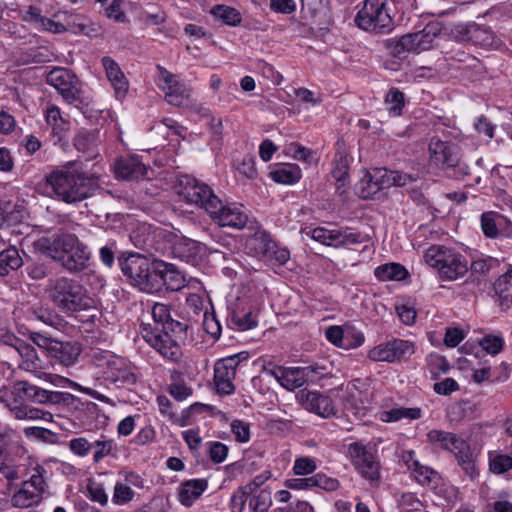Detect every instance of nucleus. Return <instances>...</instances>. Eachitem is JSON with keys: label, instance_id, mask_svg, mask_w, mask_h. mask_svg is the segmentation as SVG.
I'll return each instance as SVG.
<instances>
[{"label": "nucleus", "instance_id": "nucleus-57", "mask_svg": "<svg viewBox=\"0 0 512 512\" xmlns=\"http://www.w3.org/2000/svg\"><path fill=\"white\" fill-rule=\"evenodd\" d=\"M330 0H301L302 10H307L311 17L325 14Z\"/></svg>", "mask_w": 512, "mask_h": 512}, {"label": "nucleus", "instance_id": "nucleus-43", "mask_svg": "<svg viewBox=\"0 0 512 512\" xmlns=\"http://www.w3.org/2000/svg\"><path fill=\"white\" fill-rule=\"evenodd\" d=\"M489 469L494 474H504L512 469V456L498 451L488 453Z\"/></svg>", "mask_w": 512, "mask_h": 512}, {"label": "nucleus", "instance_id": "nucleus-24", "mask_svg": "<svg viewBox=\"0 0 512 512\" xmlns=\"http://www.w3.org/2000/svg\"><path fill=\"white\" fill-rule=\"evenodd\" d=\"M90 259L88 247L80 240L65 253L60 261L62 267L69 272L77 273L87 268Z\"/></svg>", "mask_w": 512, "mask_h": 512}, {"label": "nucleus", "instance_id": "nucleus-61", "mask_svg": "<svg viewBox=\"0 0 512 512\" xmlns=\"http://www.w3.org/2000/svg\"><path fill=\"white\" fill-rule=\"evenodd\" d=\"M326 338L328 341H330L332 344L338 346V347H345L349 344H346V341L349 337V332L346 334L344 333L343 329L339 326H330L326 329Z\"/></svg>", "mask_w": 512, "mask_h": 512}, {"label": "nucleus", "instance_id": "nucleus-63", "mask_svg": "<svg viewBox=\"0 0 512 512\" xmlns=\"http://www.w3.org/2000/svg\"><path fill=\"white\" fill-rule=\"evenodd\" d=\"M480 345L487 353L496 355L502 350L504 340L499 336L487 335L480 341Z\"/></svg>", "mask_w": 512, "mask_h": 512}, {"label": "nucleus", "instance_id": "nucleus-32", "mask_svg": "<svg viewBox=\"0 0 512 512\" xmlns=\"http://www.w3.org/2000/svg\"><path fill=\"white\" fill-rule=\"evenodd\" d=\"M494 290L502 310L509 309L512 306V269L499 276L494 283Z\"/></svg>", "mask_w": 512, "mask_h": 512}, {"label": "nucleus", "instance_id": "nucleus-7", "mask_svg": "<svg viewBox=\"0 0 512 512\" xmlns=\"http://www.w3.org/2000/svg\"><path fill=\"white\" fill-rule=\"evenodd\" d=\"M441 30V25L438 22H430L420 31L385 40L384 46L392 56L400 59L406 58L407 53H420L430 49Z\"/></svg>", "mask_w": 512, "mask_h": 512}, {"label": "nucleus", "instance_id": "nucleus-6", "mask_svg": "<svg viewBox=\"0 0 512 512\" xmlns=\"http://www.w3.org/2000/svg\"><path fill=\"white\" fill-rule=\"evenodd\" d=\"M441 30V25L438 22H430L420 31L385 40L384 46L392 56L400 59L406 58L407 53H420L430 49Z\"/></svg>", "mask_w": 512, "mask_h": 512}, {"label": "nucleus", "instance_id": "nucleus-52", "mask_svg": "<svg viewBox=\"0 0 512 512\" xmlns=\"http://www.w3.org/2000/svg\"><path fill=\"white\" fill-rule=\"evenodd\" d=\"M230 323L241 331L252 329L257 325L252 312H246L244 314L233 312L230 318Z\"/></svg>", "mask_w": 512, "mask_h": 512}, {"label": "nucleus", "instance_id": "nucleus-46", "mask_svg": "<svg viewBox=\"0 0 512 512\" xmlns=\"http://www.w3.org/2000/svg\"><path fill=\"white\" fill-rule=\"evenodd\" d=\"M504 218L495 212H485L481 216V228L486 237L495 238L498 236V227Z\"/></svg>", "mask_w": 512, "mask_h": 512}, {"label": "nucleus", "instance_id": "nucleus-15", "mask_svg": "<svg viewBox=\"0 0 512 512\" xmlns=\"http://www.w3.org/2000/svg\"><path fill=\"white\" fill-rule=\"evenodd\" d=\"M212 221L220 227L242 229L248 221V215L242 206L235 203H224L218 200L216 208L208 213Z\"/></svg>", "mask_w": 512, "mask_h": 512}, {"label": "nucleus", "instance_id": "nucleus-39", "mask_svg": "<svg viewBox=\"0 0 512 512\" xmlns=\"http://www.w3.org/2000/svg\"><path fill=\"white\" fill-rule=\"evenodd\" d=\"M235 374L219 367L217 364L214 366V383L216 390L219 394L230 395L234 393L235 386L233 380Z\"/></svg>", "mask_w": 512, "mask_h": 512}, {"label": "nucleus", "instance_id": "nucleus-60", "mask_svg": "<svg viewBox=\"0 0 512 512\" xmlns=\"http://www.w3.org/2000/svg\"><path fill=\"white\" fill-rule=\"evenodd\" d=\"M368 357L373 361L394 362L389 341L372 348Z\"/></svg>", "mask_w": 512, "mask_h": 512}, {"label": "nucleus", "instance_id": "nucleus-23", "mask_svg": "<svg viewBox=\"0 0 512 512\" xmlns=\"http://www.w3.org/2000/svg\"><path fill=\"white\" fill-rule=\"evenodd\" d=\"M312 371L311 367L277 368L270 373L287 390H294L306 382V378Z\"/></svg>", "mask_w": 512, "mask_h": 512}, {"label": "nucleus", "instance_id": "nucleus-4", "mask_svg": "<svg viewBox=\"0 0 512 512\" xmlns=\"http://www.w3.org/2000/svg\"><path fill=\"white\" fill-rule=\"evenodd\" d=\"M156 261L138 252H122L118 257L121 272L127 281L145 293L156 292Z\"/></svg>", "mask_w": 512, "mask_h": 512}, {"label": "nucleus", "instance_id": "nucleus-48", "mask_svg": "<svg viewBox=\"0 0 512 512\" xmlns=\"http://www.w3.org/2000/svg\"><path fill=\"white\" fill-rule=\"evenodd\" d=\"M389 343L394 362L407 359L415 352L414 343L408 340L394 339Z\"/></svg>", "mask_w": 512, "mask_h": 512}, {"label": "nucleus", "instance_id": "nucleus-25", "mask_svg": "<svg viewBox=\"0 0 512 512\" xmlns=\"http://www.w3.org/2000/svg\"><path fill=\"white\" fill-rule=\"evenodd\" d=\"M203 250V245L185 236L178 237L172 247L175 257L190 264H195Z\"/></svg>", "mask_w": 512, "mask_h": 512}, {"label": "nucleus", "instance_id": "nucleus-8", "mask_svg": "<svg viewBox=\"0 0 512 512\" xmlns=\"http://www.w3.org/2000/svg\"><path fill=\"white\" fill-rule=\"evenodd\" d=\"M426 263L438 270L443 280H456L464 276L468 270L467 259L452 248L433 245L425 253Z\"/></svg>", "mask_w": 512, "mask_h": 512}, {"label": "nucleus", "instance_id": "nucleus-9", "mask_svg": "<svg viewBox=\"0 0 512 512\" xmlns=\"http://www.w3.org/2000/svg\"><path fill=\"white\" fill-rule=\"evenodd\" d=\"M354 22L358 28L373 34H387L394 28L386 0H364Z\"/></svg>", "mask_w": 512, "mask_h": 512}, {"label": "nucleus", "instance_id": "nucleus-17", "mask_svg": "<svg viewBox=\"0 0 512 512\" xmlns=\"http://www.w3.org/2000/svg\"><path fill=\"white\" fill-rule=\"evenodd\" d=\"M297 399L304 409L323 418L336 414V408L332 399L319 391L303 389L297 394Z\"/></svg>", "mask_w": 512, "mask_h": 512}, {"label": "nucleus", "instance_id": "nucleus-27", "mask_svg": "<svg viewBox=\"0 0 512 512\" xmlns=\"http://www.w3.org/2000/svg\"><path fill=\"white\" fill-rule=\"evenodd\" d=\"M81 353V346L78 342L56 341L50 356L57 359L64 366H71L76 363Z\"/></svg>", "mask_w": 512, "mask_h": 512}, {"label": "nucleus", "instance_id": "nucleus-3", "mask_svg": "<svg viewBox=\"0 0 512 512\" xmlns=\"http://www.w3.org/2000/svg\"><path fill=\"white\" fill-rule=\"evenodd\" d=\"M47 292L53 304L63 313H75L94 308V300L78 281L58 277L49 281Z\"/></svg>", "mask_w": 512, "mask_h": 512}, {"label": "nucleus", "instance_id": "nucleus-19", "mask_svg": "<svg viewBox=\"0 0 512 512\" xmlns=\"http://www.w3.org/2000/svg\"><path fill=\"white\" fill-rule=\"evenodd\" d=\"M431 161L445 171L455 170L460 166L458 148L439 139L432 140L429 145Z\"/></svg>", "mask_w": 512, "mask_h": 512}, {"label": "nucleus", "instance_id": "nucleus-12", "mask_svg": "<svg viewBox=\"0 0 512 512\" xmlns=\"http://www.w3.org/2000/svg\"><path fill=\"white\" fill-rule=\"evenodd\" d=\"M46 82L53 86L68 104L82 103L78 77L62 67L53 68L46 76Z\"/></svg>", "mask_w": 512, "mask_h": 512}, {"label": "nucleus", "instance_id": "nucleus-53", "mask_svg": "<svg viewBox=\"0 0 512 512\" xmlns=\"http://www.w3.org/2000/svg\"><path fill=\"white\" fill-rule=\"evenodd\" d=\"M428 368L432 378L436 379L440 374L447 373L450 365L444 356L431 355L428 359Z\"/></svg>", "mask_w": 512, "mask_h": 512}, {"label": "nucleus", "instance_id": "nucleus-36", "mask_svg": "<svg viewBox=\"0 0 512 512\" xmlns=\"http://www.w3.org/2000/svg\"><path fill=\"white\" fill-rule=\"evenodd\" d=\"M377 279L380 281H401L408 277L407 269L399 263H387L378 266L374 272Z\"/></svg>", "mask_w": 512, "mask_h": 512}, {"label": "nucleus", "instance_id": "nucleus-64", "mask_svg": "<svg viewBox=\"0 0 512 512\" xmlns=\"http://www.w3.org/2000/svg\"><path fill=\"white\" fill-rule=\"evenodd\" d=\"M316 469L314 459L309 457H300L295 460L293 471L295 475H308Z\"/></svg>", "mask_w": 512, "mask_h": 512}, {"label": "nucleus", "instance_id": "nucleus-59", "mask_svg": "<svg viewBox=\"0 0 512 512\" xmlns=\"http://www.w3.org/2000/svg\"><path fill=\"white\" fill-rule=\"evenodd\" d=\"M339 246L351 245V244H360L366 240V235H363L360 232H356L351 228H345L344 230H339Z\"/></svg>", "mask_w": 512, "mask_h": 512}, {"label": "nucleus", "instance_id": "nucleus-2", "mask_svg": "<svg viewBox=\"0 0 512 512\" xmlns=\"http://www.w3.org/2000/svg\"><path fill=\"white\" fill-rule=\"evenodd\" d=\"M75 400L76 397L68 392L52 391L27 380H17L0 387V402L70 406Z\"/></svg>", "mask_w": 512, "mask_h": 512}, {"label": "nucleus", "instance_id": "nucleus-45", "mask_svg": "<svg viewBox=\"0 0 512 512\" xmlns=\"http://www.w3.org/2000/svg\"><path fill=\"white\" fill-rule=\"evenodd\" d=\"M249 508L254 512H268L272 506L271 491L267 488L251 493L249 496Z\"/></svg>", "mask_w": 512, "mask_h": 512}, {"label": "nucleus", "instance_id": "nucleus-10", "mask_svg": "<svg viewBox=\"0 0 512 512\" xmlns=\"http://www.w3.org/2000/svg\"><path fill=\"white\" fill-rule=\"evenodd\" d=\"M176 192L187 203L195 204L204 209L207 214L216 208L220 199L207 184L198 181L190 175H181L175 186Z\"/></svg>", "mask_w": 512, "mask_h": 512}, {"label": "nucleus", "instance_id": "nucleus-28", "mask_svg": "<svg viewBox=\"0 0 512 512\" xmlns=\"http://www.w3.org/2000/svg\"><path fill=\"white\" fill-rule=\"evenodd\" d=\"M11 347L14 348L22 358V367L25 370L35 371L43 367V361L32 345L26 343L20 338H17Z\"/></svg>", "mask_w": 512, "mask_h": 512}, {"label": "nucleus", "instance_id": "nucleus-50", "mask_svg": "<svg viewBox=\"0 0 512 512\" xmlns=\"http://www.w3.org/2000/svg\"><path fill=\"white\" fill-rule=\"evenodd\" d=\"M188 328L189 324L187 322H180L171 318L167 324H164L162 332L170 335L172 340H175L176 344L179 345V341L186 339Z\"/></svg>", "mask_w": 512, "mask_h": 512}, {"label": "nucleus", "instance_id": "nucleus-41", "mask_svg": "<svg viewBox=\"0 0 512 512\" xmlns=\"http://www.w3.org/2000/svg\"><path fill=\"white\" fill-rule=\"evenodd\" d=\"M392 170H388L386 168H377L373 171V173H368L365 176L368 187L370 188V193H375L380 189L391 187L392 184H388V179H390V174Z\"/></svg>", "mask_w": 512, "mask_h": 512}, {"label": "nucleus", "instance_id": "nucleus-30", "mask_svg": "<svg viewBox=\"0 0 512 512\" xmlns=\"http://www.w3.org/2000/svg\"><path fill=\"white\" fill-rule=\"evenodd\" d=\"M347 151L345 147V143L343 141H337L336 143V152L333 160V169L332 176L340 183L341 186H344L346 183V179L348 178L349 172V160L347 158Z\"/></svg>", "mask_w": 512, "mask_h": 512}, {"label": "nucleus", "instance_id": "nucleus-49", "mask_svg": "<svg viewBox=\"0 0 512 512\" xmlns=\"http://www.w3.org/2000/svg\"><path fill=\"white\" fill-rule=\"evenodd\" d=\"M385 104L390 114L394 116L401 115L405 105L404 94L398 88L392 87L386 94Z\"/></svg>", "mask_w": 512, "mask_h": 512}, {"label": "nucleus", "instance_id": "nucleus-26", "mask_svg": "<svg viewBox=\"0 0 512 512\" xmlns=\"http://www.w3.org/2000/svg\"><path fill=\"white\" fill-rule=\"evenodd\" d=\"M102 65L105 68L108 80L115 90L116 97L118 99L124 98L129 84L119 65L109 56L102 58Z\"/></svg>", "mask_w": 512, "mask_h": 512}, {"label": "nucleus", "instance_id": "nucleus-47", "mask_svg": "<svg viewBox=\"0 0 512 512\" xmlns=\"http://www.w3.org/2000/svg\"><path fill=\"white\" fill-rule=\"evenodd\" d=\"M421 417V409L414 407V408H393L389 411L383 412L382 420L387 422H395L399 421L403 418H407L410 420H416Z\"/></svg>", "mask_w": 512, "mask_h": 512}, {"label": "nucleus", "instance_id": "nucleus-31", "mask_svg": "<svg viewBox=\"0 0 512 512\" xmlns=\"http://www.w3.org/2000/svg\"><path fill=\"white\" fill-rule=\"evenodd\" d=\"M11 412V414L18 420H50L52 414L50 412L42 411L38 408L31 407L24 403H11L2 402Z\"/></svg>", "mask_w": 512, "mask_h": 512}, {"label": "nucleus", "instance_id": "nucleus-44", "mask_svg": "<svg viewBox=\"0 0 512 512\" xmlns=\"http://www.w3.org/2000/svg\"><path fill=\"white\" fill-rule=\"evenodd\" d=\"M91 449H94L93 461L99 463L103 458L112 454L115 444L113 440L102 434L98 439L90 440Z\"/></svg>", "mask_w": 512, "mask_h": 512}, {"label": "nucleus", "instance_id": "nucleus-40", "mask_svg": "<svg viewBox=\"0 0 512 512\" xmlns=\"http://www.w3.org/2000/svg\"><path fill=\"white\" fill-rule=\"evenodd\" d=\"M210 12L215 18L220 19L226 25L238 26L241 24V14L237 9L233 7L226 5H216L211 8Z\"/></svg>", "mask_w": 512, "mask_h": 512}, {"label": "nucleus", "instance_id": "nucleus-13", "mask_svg": "<svg viewBox=\"0 0 512 512\" xmlns=\"http://www.w3.org/2000/svg\"><path fill=\"white\" fill-rule=\"evenodd\" d=\"M77 241L79 239L75 234L60 228L41 237L36 242V246L39 251L60 262L64 258L65 253L73 248Z\"/></svg>", "mask_w": 512, "mask_h": 512}, {"label": "nucleus", "instance_id": "nucleus-37", "mask_svg": "<svg viewBox=\"0 0 512 512\" xmlns=\"http://www.w3.org/2000/svg\"><path fill=\"white\" fill-rule=\"evenodd\" d=\"M22 265L23 260L15 247H9L0 252V276H6Z\"/></svg>", "mask_w": 512, "mask_h": 512}, {"label": "nucleus", "instance_id": "nucleus-5", "mask_svg": "<svg viewBox=\"0 0 512 512\" xmlns=\"http://www.w3.org/2000/svg\"><path fill=\"white\" fill-rule=\"evenodd\" d=\"M427 439L431 444L452 453L470 479L478 476L470 445L463 438L452 432L433 429L427 433Z\"/></svg>", "mask_w": 512, "mask_h": 512}, {"label": "nucleus", "instance_id": "nucleus-11", "mask_svg": "<svg viewBox=\"0 0 512 512\" xmlns=\"http://www.w3.org/2000/svg\"><path fill=\"white\" fill-rule=\"evenodd\" d=\"M347 456L355 470L372 485L380 480V462L370 443L353 442L348 445Z\"/></svg>", "mask_w": 512, "mask_h": 512}, {"label": "nucleus", "instance_id": "nucleus-62", "mask_svg": "<svg viewBox=\"0 0 512 512\" xmlns=\"http://www.w3.org/2000/svg\"><path fill=\"white\" fill-rule=\"evenodd\" d=\"M231 431L237 442L245 443L250 439V425L242 420H233L231 423Z\"/></svg>", "mask_w": 512, "mask_h": 512}, {"label": "nucleus", "instance_id": "nucleus-55", "mask_svg": "<svg viewBox=\"0 0 512 512\" xmlns=\"http://www.w3.org/2000/svg\"><path fill=\"white\" fill-rule=\"evenodd\" d=\"M251 494L243 487L235 490L231 496L229 508L231 512H243L247 500Z\"/></svg>", "mask_w": 512, "mask_h": 512}, {"label": "nucleus", "instance_id": "nucleus-22", "mask_svg": "<svg viewBox=\"0 0 512 512\" xmlns=\"http://www.w3.org/2000/svg\"><path fill=\"white\" fill-rule=\"evenodd\" d=\"M156 292L165 286L167 290L179 291L186 286L184 275L171 264L162 260L156 261Z\"/></svg>", "mask_w": 512, "mask_h": 512}, {"label": "nucleus", "instance_id": "nucleus-21", "mask_svg": "<svg viewBox=\"0 0 512 512\" xmlns=\"http://www.w3.org/2000/svg\"><path fill=\"white\" fill-rule=\"evenodd\" d=\"M456 36L465 42L476 46L488 47L494 42V33L487 26H482L471 22L467 24H458L454 28Z\"/></svg>", "mask_w": 512, "mask_h": 512}, {"label": "nucleus", "instance_id": "nucleus-29", "mask_svg": "<svg viewBox=\"0 0 512 512\" xmlns=\"http://www.w3.org/2000/svg\"><path fill=\"white\" fill-rule=\"evenodd\" d=\"M208 487L206 479H192L183 482L180 486L178 498L182 505L190 507Z\"/></svg>", "mask_w": 512, "mask_h": 512}, {"label": "nucleus", "instance_id": "nucleus-14", "mask_svg": "<svg viewBox=\"0 0 512 512\" xmlns=\"http://www.w3.org/2000/svg\"><path fill=\"white\" fill-rule=\"evenodd\" d=\"M103 378L117 388H128L136 384L137 375L127 361L115 355H109L103 364Z\"/></svg>", "mask_w": 512, "mask_h": 512}, {"label": "nucleus", "instance_id": "nucleus-58", "mask_svg": "<svg viewBox=\"0 0 512 512\" xmlns=\"http://www.w3.org/2000/svg\"><path fill=\"white\" fill-rule=\"evenodd\" d=\"M313 488L317 487L325 491H335L339 487V481L335 478L328 477L323 473H317L312 476Z\"/></svg>", "mask_w": 512, "mask_h": 512}, {"label": "nucleus", "instance_id": "nucleus-54", "mask_svg": "<svg viewBox=\"0 0 512 512\" xmlns=\"http://www.w3.org/2000/svg\"><path fill=\"white\" fill-rule=\"evenodd\" d=\"M45 469L41 466H36L33 469V474L30 479L24 481L26 487L32 488L34 491L38 490L39 494L43 496V493L46 489V482L44 480Z\"/></svg>", "mask_w": 512, "mask_h": 512}, {"label": "nucleus", "instance_id": "nucleus-16", "mask_svg": "<svg viewBox=\"0 0 512 512\" xmlns=\"http://www.w3.org/2000/svg\"><path fill=\"white\" fill-rule=\"evenodd\" d=\"M143 339L159 352L164 358L171 361H178L181 356L180 345L172 340L170 335L163 334L162 328H152L150 325L142 328Z\"/></svg>", "mask_w": 512, "mask_h": 512}, {"label": "nucleus", "instance_id": "nucleus-38", "mask_svg": "<svg viewBox=\"0 0 512 512\" xmlns=\"http://www.w3.org/2000/svg\"><path fill=\"white\" fill-rule=\"evenodd\" d=\"M41 500L42 496L39 494V491L26 487L23 482L22 487L13 495L11 502L15 507L27 508L40 503Z\"/></svg>", "mask_w": 512, "mask_h": 512}, {"label": "nucleus", "instance_id": "nucleus-1", "mask_svg": "<svg viewBox=\"0 0 512 512\" xmlns=\"http://www.w3.org/2000/svg\"><path fill=\"white\" fill-rule=\"evenodd\" d=\"M46 182L58 200L76 204L91 197L98 188V177L81 170L78 162L70 161L60 169L52 171Z\"/></svg>", "mask_w": 512, "mask_h": 512}, {"label": "nucleus", "instance_id": "nucleus-51", "mask_svg": "<svg viewBox=\"0 0 512 512\" xmlns=\"http://www.w3.org/2000/svg\"><path fill=\"white\" fill-rule=\"evenodd\" d=\"M338 232L339 230L337 229L329 230L323 227H317L310 231V235L312 239L321 244L338 247L340 237Z\"/></svg>", "mask_w": 512, "mask_h": 512}, {"label": "nucleus", "instance_id": "nucleus-56", "mask_svg": "<svg viewBox=\"0 0 512 512\" xmlns=\"http://www.w3.org/2000/svg\"><path fill=\"white\" fill-rule=\"evenodd\" d=\"M134 497V491L121 482H117L114 486L112 501L117 505H124L130 502Z\"/></svg>", "mask_w": 512, "mask_h": 512}, {"label": "nucleus", "instance_id": "nucleus-42", "mask_svg": "<svg viewBox=\"0 0 512 512\" xmlns=\"http://www.w3.org/2000/svg\"><path fill=\"white\" fill-rule=\"evenodd\" d=\"M273 181L280 184H294L301 178V171L297 166H284L270 172Z\"/></svg>", "mask_w": 512, "mask_h": 512}, {"label": "nucleus", "instance_id": "nucleus-18", "mask_svg": "<svg viewBox=\"0 0 512 512\" xmlns=\"http://www.w3.org/2000/svg\"><path fill=\"white\" fill-rule=\"evenodd\" d=\"M159 88L165 92V99L174 106H181L189 97V92L177 79V76L164 67L157 65Z\"/></svg>", "mask_w": 512, "mask_h": 512}, {"label": "nucleus", "instance_id": "nucleus-33", "mask_svg": "<svg viewBox=\"0 0 512 512\" xmlns=\"http://www.w3.org/2000/svg\"><path fill=\"white\" fill-rule=\"evenodd\" d=\"M75 148L87 155V159L96 158L98 155V139L95 132L80 131L74 138Z\"/></svg>", "mask_w": 512, "mask_h": 512}, {"label": "nucleus", "instance_id": "nucleus-35", "mask_svg": "<svg viewBox=\"0 0 512 512\" xmlns=\"http://www.w3.org/2000/svg\"><path fill=\"white\" fill-rule=\"evenodd\" d=\"M247 245L256 256L263 257L265 259L271 252V249L275 247V242L267 232L256 231L248 240Z\"/></svg>", "mask_w": 512, "mask_h": 512}, {"label": "nucleus", "instance_id": "nucleus-20", "mask_svg": "<svg viewBox=\"0 0 512 512\" xmlns=\"http://www.w3.org/2000/svg\"><path fill=\"white\" fill-rule=\"evenodd\" d=\"M149 173H153V170L143 164L138 156L121 157L115 162L116 177L123 180L150 179Z\"/></svg>", "mask_w": 512, "mask_h": 512}, {"label": "nucleus", "instance_id": "nucleus-34", "mask_svg": "<svg viewBox=\"0 0 512 512\" xmlns=\"http://www.w3.org/2000/svg\"><path fill=\"white\" fill-rule=\"evenodd\" d=\"M26 316L29 320H37L51 327H56L61 322L60 316L54 310L40 304L27 308Z\"/></svg>", "mask_w": 512, "mask_h": 512}]
</instances>
